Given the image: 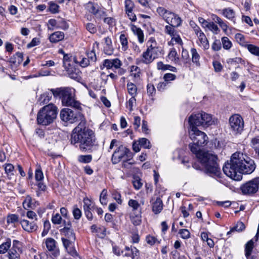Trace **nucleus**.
I'll return each instance as SVG.
<instances>
[{"instance_id": "1", "label": "nucleus", "mask_w": 259, "mask_h": 259, "mask_svg": "<svg viewBox=\"0 0 259 259\" xmlns=\"http://www.w3.org/2000/svg\"><path fill=\"white\" fill-rule=\"evenodd\" d=\"M213 122L211 115L204 112L192 114L189 118V133L193 143L190 144L189 146L191 151L204 166L206 173L223 183V175L217 162V156L200 148L207 144L208 137L205 133L199 130L197 127L209 126Z\"/></svg>"}, {"instance_id": "2", "label": "nucleus", "mask_w": 259, "mask_h": 259, "mask_svg": "<svg viewBox=\"0 0 259 259\" xmlns=\"http://www.w3.org/2000/svg\"><path fill=\"white\" fill-rule=\"evenodd\" d=\"M255 167L253 160L246 154L236 152L232 155L230 160L225 163L223 170L228 177L239 181L242 177L240 174H251Z\"/></svg>"}, {"instance_id": "3", "label": "nucleus", "mask_w": 259, "mask_h": 259, "mask_svg": "<svg viewBox=\"0 0 259 259\" xmlns=\"http://www.w3.org/2000/svg\"><path fill=\"white\" fill-rule=\"evenodd\" d=\"M71 142L73 144L79 143V149L81 151L89 150L95 142L94 132L86 127L84 123H80L72 131Z\"/></svg>"}, {"instance_id": "4", "label": "nucleus", "mask_w": 259, "mask_h": 259, "mask_svg": "<svg viewBox=\"0 0 259 259\" xmlns=\"http://www.w3.org/2000/svg\"><path fill=\"white\" fill-rule=\"evenodd\" d=\"M57 107L53 104H49L41 108L37 115L38 124L48 125L52 123L57 117Z\"/></svg>"}, {"instance_id": "5", "label": "nucleus", "mask_w": 259, "mask_h": 259, "mask_svg": "<svg viewBox=\"0 0 259 259\" xmlns=\"http://www.w3.org/2000/svg\"><path fill=\"white\" fill-rule=\"evenodd\" d=\"M147 50L144 52L141 61L146 64L151 63L153 61L158 58L160 54V48L154 37H150L147 42Z\"/></svg>"}, {"instance_id": "6", "label": "nucleus", "mask_w": 259, "mask_h": 259, "mask_svg": "<svg viewBox=\"0 0 259 259\" xmlns=\"http://www.w3.org/2000/svg\"><path fill=\"white\" fill-rule=\"evenodd\" d=\"M103 65L107 69H112L114 70V73L108 75V77H110L113 81H116L118 75L124 74L126 71L125 69L121 67L122 63L118 58L105 59L103 62Z\"/></svg>"}, {"instance_id": "7", "label": "nucleus", "mask_w": 259, "mask_h": 259, "mask_svg": "<svg viewBox=\"0 0 259 259\" xmlns=\"http://www.w3.org/2000/svg\"><path fill=\"white\" fill-rule=\"evenodd\" d=\"M157 13L168 24L175 26L176 27H180L182 22L181 18L178 15L165 9L163 7L157 8Z\"/></svg>"}, {"instance_id": "8", "label": "nucleus", "mask_w": 259, "mask_h": 259, "mask_svg": "<svg viewBox=\"0 0 259 259\" xmlns=\"http://www.w3.org/2000/svg\"><path fill=\"white\" fill-rule=\"evenodd\" d=\"M75 90L73 88H68L64 92V95L62 97V104L66 106H70L78 110H81V104L75 98Z\"/></svg>"}, {"instance_id": "9", "label": "nucleus", "mask_w": 259, "mask_h": 259, "mask_svg": "<svg viewBox=\"0 0 259 259\" xmlns=\"http://www.w3.org/2000/svg\"><path fill=\"white\" fill-rule=\"evenodd\" d=\"M132 153L130 150L125 146L120 145L117 147L113 152L111 160L113 164L119 163L122 159L126 157V161L124 160V165L128 160V158L131 157Z\"/></svg>"}, {"instance_id": "10", "label": "nucleus", "mask_w": 259, "mask_h": 259, "mask_svg": "<svg viewBox=\"0 0 259 259\" xmlns=\"http://www.w3.org/2000/svg\"><path fill=\"white\" fill-rule=\"evenodd\" d=\"M61 119L66 122L73 123L78 121L82 115L79 112H75L69 108L62 109L60 111Z\"/></svg>"}, {"instance_id": "11", "label": "nucleus", "mask_w": 259, "mask_h": 259, "mask_svg": "<svg viewBox=\"0 0 259 259\" xmlns=\"http://www.w3.org/2000/svg\"><path fill=\"white\" fill-rule=\"evenodd\" d=\"M229 125L230 129L233 134H240L243 130V119L240 115L234 114L229 118Z\"/></svg>"}, {"instance_id": "12", "label": "nucleus", "mask_w": 259, "mask_h": 259, "mask_svg": "<svg viewBox=\"0 0 259 259\" xmlns=\"http://www.w3.org/2000/svg\"><path fill=\"white\" fill-rule=\"evenodd\" d=\"M241 190L243 194L251 195L259 190V177L255 178L243 184Z\"/></svg>"}, {"instance_id": "13", "label": "nucleus", "mask_w": 259, "mask_h": 259, "mask_svg": "<svg viewBox=\"0 0 259 259\" xmlns=\"http://www.w3.org/2000/svg\"><path fill=\"white\" fill-rule=\"evenodd\" d=\"M22 244L17 240H14L12 247L9 252V259H20L22 253Z\"/></svg>"}, {"instance_id": "14", "label": "nucleus", "mask_w": 259, "mask_h": 259, "mask_svg": "<svg viewBox=\"0 0 259 259\" xmlns=\"http://www.w3.org/2000/svg\"><path fill=\"white\" fill-rule=\"evenodd\" d=\"M20 223L22 228L28 232H33L37 229V226L34 221L29 222L27 220L23 219Z\"/></svg>"}, {"instance_id": "15", "label": "nucleus", "mask_w": 259, "mask_h": 259, "mask_svg": "<svg viewBox=\"0 0 259 259\" xmlns=\"http://www.w3.org/2000/svg\"><path fill=\"white\" fill-rule=\"evenodd\" d=\"M22 204L24 209L28 210L29 208H34L38 205V202L35 199H32L30 195H28L25 197Z\"/></svg>"}, {"instance_id": "16", "label": "nucleus", "mask_w": 259, "mask_h": 259, "mask_svg": "<svg viewBox=\"0 0 259 259\" xmlns=\"http://www.w3.org/2000/svg\"><path fill=\"white\" fill-rule=\"evenodd\" d=\"M46 245L47 249L49 251H53L54 252L53 253V255L55 257H57L59 255V250L58 249H56V241L52 238H48L46 240Z\"/></svg>"}, {"instance_id": "17", "label": "nucleus", "mask_w": 259, "mask_h": 259, "mask_svg": "<svg viewBox=\"0 0 259 259\" xmlns=\"http://www.w3.org/2000/svg\"><path fill=\"white\" fill-rule=\"evenodd\" d=\"M67 72L68 76L73 79H74L77 81H79L81 80V72L79 69L70 67L67 69Z\"/></svg>"}, {"instance_id": "18", "label": "nucleus", "mask_w": 259, "mask_h": 259, "mask_svg": "<svg viewBox=\"0 0 259 259\" xmlns=\"http://www.w3.org/2000/svg\"><path fill=\"white\" fill-rule=\"evenodd\" d=\"M128 205L132 209L131 213H142L141 204L138 201L131 199L128 200Z\"/></svg>"}, {"instance_id": "19", "label": "nucleus", "mask_w": 259, "mask_h": 259, "mask_svg": "<svg viewBox=\"0 0 259 259\" xmlns=\"http://www.w3.org/2000/svg\"><path fill=\"white\" fill-rule=\"evenodd\" d=\"M92 232L97 233V236L101 238H104L106 235V229L104 226L97 227L95 225L91 226Z\"/></svg>"}, {"instance_id": "20", "label": "nucleus", "mask_w": 259, "mask_h": 259, "mask_svg": "<svg viewBox=\"0 0 259 259\" xmlns=\"http://www.w3.org/2000/svg\"><path fill=\"white\" fill-rule=\"evenodd\" d=\"M163 209V203L160 198L157 197L152 202V210L155 214L159 213Z\"/></svg>"}, {"instance_id": "21", "label": "nucleus", "mask_w": 259, "mask_h": 259, "mask_svg": "<svg viewBox=\"0 0 259 259\" xmlns=\"http://www.w3.org/2000/svg\"><path fill=\"white\" fill-rule=\"evenodd\" d=\"M71 224L69 223L67 226L64 227L61 230V231L68 238L69 240L70 239L74 240L75 239V234L73 233L72 229H71Z\"/></svg>"}, {"instance_id": "22", "label": "nucleus", "mask_w": 259, "mask_h": 259, "mask_svg": "<svg viewBox=\"0 0 259 259\" xmlns=\"http://www.w3.org/2000/svg\"><path fill=\"white\" fill-rule=\"evenodd\" d=\"M71 224L69 223L67 226L64 227L61 230V231L68 238L69 240L70 239L74 240L75 239V234L73 233L72 229H71Z\"/></svg>"}, {"instance_id": "23", "label": "nucleus", "mask_w": 259, "mask_h": 259, "mask_svg": "<svg viewBox=\"0 0 259 259\" xmlns=\"http://www.w3.org/2000/svg\"><path fill=\"white\" fill-rule=\"evenodd\" d=\"M71 224L69 223L67 226L64 227L61 230V231L68 238L69 240L70 239L74 240L75 239V234L73 233L72 229H71Z\"/></svg>"}, {"instance_id": "24", "label": "nucleus", "mask_w": 259, "mask_h": 259, "mask_svg": "<svg viewBox=\"0 0 259 259\" xmlns=\"http://www.w3.org/2000/svg\"><path fill=\"white\" fill-rule=\"evenodd\" d=\"M73 62L76 64H78L82 67H86L90 64V60L82 56H75L73 57Z\"/></svg>"}, {"instance_id": "25", "label": "nucleus", "mask_w": 259, "mask_h": 259, "mask_svg": "<svg viewBox=\"0 0 259 259\" xmlns=\"http://www.w3.org/2000/svg\"><path fill=\"white\" fill-rule=\"evenodd\" d=\"M64 38V34L61 31H56L50 35L49 39L51 42L57 43Z\"/></svg>"}, {"instance_id": "26", "label": "nucleus", "mask_w": 259, "mask_h": 259, "mask_svg": "<svg viewBox=\"0 0 259 259\" xmlns=\"http://www.w3.org/2000/svg\"><path fill=\"white\" fill-rule=\"evenodd\" d=\"M196 35L203 48L204 50L208 49L209 48V45L204 33L202 31Z\"/></svg>"}, {"instance_id": "27", "label": "nucleus", "mask_w": 259, "mask_h": 259, "mask_svg": "<svg viewBox=\"0 0 259 259\" xmlns=\"http://www.w3.org/2000/svg\"><path fill=\"white\" fill-rule=\"evenodd\" d=\"M3 167L5 169V173L9 179H11L14 176V166L11 163H5Z\"/></svg>"}, {"instance_id": "28", "label": "nucleus", "mask_w": 259, "mask_h": 259, "mask_svg": "<svg viewBox=\"0 0 259 259\" xmlns=\"http://www.w3.org/2000/svg\"><path fill=\"white\" fill-rule=\"evenodd\" d=\"M222 15L229 20L233 21L235 17L234 11L230 8H225L222 10Z\"/></svg>"}, {"instance_id": "29", "label": "nucleus", "mask_w": 259, "mask_h": 259, "mask_svg": "<svg viewBox=\"0 0 259 259\" xmlns=\"http://www.w3.org/2000/svg\"><path fill=\"white\" fill-rule=\"evenodd\" d=\"M132 30L134 33L137 36L139 42L140 44H142L144 41V36L142 29L135 25H133L132 27Z\"/></svg>"}, {"instance_id": "30", "label": "nucleus", "mask_w": 259, "mask_h": 259, "mask_svg": "<svg viewBox=\"0 0 259 259\" xmlns=\"http://www.w3.org/2000/svg\"><path fill=\"white\" fill-rule=\"evenodd\" d=\"M87 7L89 11L94 15H97L98 14H99L100 16H102L105 14L104 11L99 10L97 5H95L92 3H89L87 4Z\"/></svg>"}, {"instance_id": "31", "label": "nucleus", "mask_w": 259, "mask_h": 259, "mask_svg": "<svg viewBox=\"0 0 259 259\" xmlns=\"http://www.w3.org/2000/svg\"><path fill=\"white\" fill-rule=\"evenodd\" d=\"M142 213H131L130 219L135 226L140 225L142 221Z\"/></svg>"}, {"instance_id": "32", "label": "nucleus", "mask_w": 259, "mask_h": 259, "mask_svg": "<svg viewBox=\"0 0 259 259\" xmlns=\"http://www.w3.org/2000/svg\"><path fill=\"white\" fill-rule=\"evenodd\" d=\"M167 44L169 46H172L174 45L178 44L182 47L183 45V40L178 33L171 37V40L168 41Z\"/></svg>"}, {"instance_id": "33", "label": "nucleus", "mask_w": 259, "mask_h": 259, "mask_svg": "<svg viewBox=\"0 0 259 259\" xmlns=\"http://www.w3.org/2000/svg\"><path fill=\"white\" fill-rule=\"evenodd\" d=\"M254 241L252 239L248 241L245 244V254L247 259L250 257L251 254L252 249L254 247Z\"/></svg>"}, {"instance_id": "34", "label": "nucleus", "mask_w": 259, "mask_h": 259, "mask_svg": "<svg viewBox=\"0 0 259 259\" xmlns=\"http://www.w3.org/2000/svg\"><path fill=\"white\" fill-rule=\"evenodd\" d=\"M191 54L192 56V61L193 63L195 64V65L197 66H199L200 64V56L198 53L197 50L195 48H191Z\"/></svg>"}, {"instance_id": "35", "label": "nucleus", "mask_w": 259, "mask_h": 259, "mask_svg": "<svg viewBox=\"0 0 259 259\" xmlns=\"http://www.w3.org/2000/svg\"><path fill=\"white\" fill-rule=\"evenodd\" d=\"M67 89L68 88L52 89L50 90L51 92V94L52 95H53L55 98L59 97L62 100V97L64 95V92L67 90Z\"/></svg>"}, {"instance_id": "36", "label": "nucleus", "mask_w": 259, "mask_h": 259, "mask_svg": "<svg viewBox=\"0 0 259 259\" xmlns=\"http://www.w3.org/2000/svg\"><path fill=\"white\" fill-rule=\"evenodd\" d=\"M236 41L241 46L246 47L248 45V42L246 40L245 36L241 33H237L235 35Z\"/></svg>"}, {"instance_id": "37", "label": "nucleus", "mask_w": 259, "mask_h": 259, "mask_svg": "<svg viewBox=\"0 0 259 259\" xmlns=\"http://www.w3.org/2000/svg\"><path fill=\"white\" fill-rule=\"evenodd\" d=\"M175 28H177L174 25H172L171 24H168L164 26V32L170 37L175 35L176 33H177V31L175 29Z\"/></svg>"}, {"instance_id": "38", "label": "nucleus", "mask_w": 259, "mask_h": 259, "mask_svg": "<svg viewBox=\"0 0 259 259\" xmlns=\"http://www.w3.org/2000/svg\"><path fill=\"white\" fill-rule=\"evenodd\" d=\"M245 229L244 224L241 222H238L237 223L236 226L231 228L230 230L227 233V235L231 234L232 233L236 232H241Z\"/></svg>"}, {"instance_id": "39", "label": "nucleus", "mask_w": 259, "mask_h": 259, "mask_svg": "<svg viewBox=\"0 0 259 259\" xmlns=\"http://www.w3.org/2000/svg\"><path fill=\"white\" fill-rule=\"evenodd\" d=\"M168 58L171 61L175 63H178L179 62V58L178 53L175 48L170 49L168 54Z\"/></svg>"}, {"instance_id": "40", "label": "nucleus", "mask_w": 259, "mask_h": 259, "mask_svg": "<svg viewBox=\"0 0 259 259\" xmlns=\"http://www.w3.org/2000/svg\"><path fill=\"white\" fill-rule=\"evenodd\" d=\"M104 41L106 45V47H104V50L106 54L110 55L112 52V40L110 37H107L104 38Z\"/></svg>"}, {"instance_id": "41", "label": "nucleus", "mask_w": 259, "mask_h": 259, "mask_svg": "<svg viewBox=\"0 0 259 259\" xmlns=\"http://www.w3.org/2000/svg\"><path fill=\"white\" fill-rule=\"evenodd\" d=\"M93 157L91 155H80L77 157V160L80 163H89L92 160Z\"/></svg>"}, {"instance_id": "42", "label": "nucleus", "mask_w": 259, "mask_h": 259, "mask_svg": "<svg viewBox=\"0 0 259 259\" xmlns=\"http://www.w3.org/2000/svg\"><path fill=\"white\" fill-rule=\"evenodd\" d=\"M127 89L128 93L132 96H136L137 94V88L136 85L132 82L127 83Z\"/></svg>"}, {"instance_id": "43", "label": "nucleus", "mask_w": 259, "mask_h": 259, "mask_svg": "<svg viewBox=\"0 0 259 259\" xmlns=\"http://www.w3.org/2000/svg\"><path fill=\"white\" fill-rule=\"evenodd\" d=\"M36 186L37 187V190L36 191V195L37 197H39L42 193L47 191V187L41 182H39Z\"/></svg>"}, {"instance_id": "44", "label": "nucleus", "mask_w": 259, "mask_h": 259, "mask_svg": "<svg viewBox=\"0 0 259 259\" xmlns=\"http://www.w3.org/2000/svg\"><path fill=\"white\" fill-rule=\"evenodd\" d=\"M223 47L225 50H229L232 47V42L228 37L224 36L221 39Z\"/></svg>"}, {"instance_id": "45", "label": "nucleus", "mask_w": 259, "mask_h": 259, "mask_svg": "<svg viewBox=\"0 0 259 259\" xmlns=\"http://www.w3.org/2000/svg\"><path fill=\"white\" fill-rule=\"evenodd\" d=\"M52 98V95L49 93H45L41 95L39 99L40 104L44 105L48 103Z\"/></svg>"}, {"instance_id": "46", "label": "nucleus", "mask_w": 259, "mask_h": 259, "mask_svg": "<svg viewBox=\"0 0 259 259\" xmlns=\"http://www.w3.org/2000/svg\"><path fill=\"white\" fill-rule=\"evenodd\" d=\"M252 55L259 57V47L253 45L248 44L246 47Z\"/></svg>"}, {"instance_id": "47", "label": "nucleus", "mask_w": 259, "mask_h": 259, "mask_svg": "<svg viewBox=\"0 0 259 259\" xmlns=\"http://www.w3.org/2000/svg\"><path fill=\"white\" fill-rule=\"evenodd\" d=\"M119 39L120 44L122 46V50L123 51H126L128 48V41L127 37L125 34H121L120 35Z\"/></svg>"}, {"instance_id": "48", "label": "nucleus", "mask_w": 259, "mask_h": 259, "mask_svg": "<svg viewBox=\"0 0 259 259\" xmlns=\"http://www.w3.org/2000/svg\"><path fill=\"white\" fill-rule=\"evenodd\" d=\"M84 210H94L95 206L92 204L91 201L88 198H84L83 200Z\"/></svg>"}, {"instance_id": "49", "label": "nucleus", "mask_w": 259, "mask_h": 259, "mask_svg": "<svg viewBox=\"0 0 259 259\" xmlns=\"http://www.w3.org/2000/svg\"><path fill=\"white\" fill-rule=\"evenodd\" d=\"M251 146L259 155V137L252 139L251 141Z\"/></svg>"}, {"instance_id": "50", "label": "nucleus", "mask_w": 259, "mask_h": 259, "mask_svg": "<svg viewBox=\"0 0 259 259\" xmlns=\"http://www.w3.org/2000/svg\"><path fill=\"white\" fill-rule=\"evenodd\" d=\"M140 147L145 149H150L151 147L150 141L146 138H142L139 139Z\"/></svg>"}, {"instance_id": "51", "label": "nucleus", "mask_w": 259, "mask_h": 259, "mask_svg": "<svg viewBox=\"0 0 259 259\" xmlns=\"http://www.w3.org/2000/svg\"><path fill=\"white\" fill-rule=\"evenodd\" d=\"M19 217L16 214H9L7 218V223L8 224H14L18 222Z\"/></svg>"}, {"instance_id": "52", "label": "nucleus", "mask_w": 259, "mask_h": 259, "mask_svg": "<svg viewBox=\"0 0 259 259\" xmlns=\"http://www.w3.org/2000/svg\"><path fill=\"white\" fill-rule=\"evenodd\" d=\"M49 11L53 14L57 13L59 12V6L54 2H50L49 3Z\"/></svg>"}, {"instance_id": "53", "label": "nucleus", "mask_w": 259, "mask_h": 259, "mask_svg": "<svg viewBox=\"0 0 259 259\" xmlns=\"http://www.w3.org/2000/svg\"><path fill=\"white\" fill-rule=\"evenodd\" d=\"M206 28L212 31L214 34H218L220 31L218 26L213 22H209Z\"/></svg>"}, {"instance_id": "54", "label": "nucleus", "mask_w": 259, "mask_h": 259, "mask_svg": "<svg viewBox=\"0 0 259 259\" xmlns=\"http://www.w3.org/2000/svg\"><path fill=\"white\" fill-rule=\"evenodd\" d=\"M179 234L180 235L181 237L184 239H188L190 238L191 234L188 229H180L179 231Z\"/></svg>"}, {"instance_id": "55", "label": "nucleus", "mask_w": 259, "mask_h": 259, "mask_svg": "<svg viewBox=\"0 0 259 259\" xmlns=\"http://www.w3.org/2000/svg\"><path fill=\"white\" fill-rule=\"evenodd\" d=\"M11 246L10 240H8L0 245V253H5L9 249Z\"/></svg>"}, {"instance_id": "56", "label": "nucleus", "mask_w": 259, "mask_h": 259, "mask_svg": "<svg viewBox=\"0 0 259 259\" xmlns=\"http://www.w3.org/2000/svg\"><path fill=\"white\" fill-rule=\"evenodd\" d=\"M146 241L147 243L150 245H153L154 244L156 243L159 244L160 241L158 240L156 237L152 236V235H148L146 237Z\"/></svg>"}, {"instance_id": "57", "label": "nucleus", "mask_w": 259, "mask_h": 259, "mask_svg": "<svg viewBox=\"0 0 259 259\" xmlns=\"http://www.w3.org/2000/svg\"><path fill=\"white\" fill-rule=\"evenodd\" d=\"M35 179L36 181L40 182L44 179V174L41 170L40 166L35 170Z\"/></svg>"}, {"instance_id": "58", "label": "nucleus", "mask_w": 259, "mask_h": 259, "mask_svg": "<svg viewBox=\"0 0 259 259\" xmlns=\"http://www.w3.org/2000/svg\"><path fill=\"white\" fill-rule=\"evenodd\" d=\"M107 190L105 189H103L100 194V201L103 205H106L107 204Z\"/></svg>"}, {"instance_id": "59", "label": "nucleus", "mask_w": 259, "mask_h": 259, "mask_svg": "<svg viewBox=\"0 0 259 259\" xmlns=\"http://www.w3.org/2000/svg\"><path fill=\"white\" fill-rule=\"evenodd\" d=\"M58 22L54 19H51L48 22V28L49 30H53L55 28H57Z\"/></svg>"}, {"instance_id": "60", "label": "nucleus", "mask_w": 259, "mask_h": 259, "mask_svg": "<svg viewBox=\"0 0 259 259\" xmlns=\"http://www.w3.org/2000/svg\"><path fill=\"white\" fill-rule=\"evenodd\" d=\"M72 214L75 220H79L82 215L81 210L76 206L73 208Z\"/></svg>"}, {"instance_id": "61", "label": "nucleus", "mask_w": 259, "mask_h": 259, "mask_svg": "<svg viewBox=\"0 0 259 259\" xmlns=\"http://www.w3.org/2000/svg\"><path fill=\"white\" fill-rule=\"evenodd\" d=\"M221 42L219 39H215L211 45V49L214 51H219L221 49Z\"/></svg>"}, {"instance_id": "62", "label": "nucleus", "mask_w": 259, "mask_h": 259, "mask_svg": "<svg viewBox=\"0 0 259 259\" xmlns=\"http://www.w3.org/2000/svg\"><path fill=\"white\" fill-rule=\"evenodd\" d=\"M135 96H132L126 103V107L128 108L130 111L133 110L134 105L136 103Z\"/></svg>"}, {"instance_id": "63", "label": "nucleus", "mask_w": 259, "mask_h": 259, "mask_svg": "<svg viewBox=\"0 0 259 259\" xmlns=\"http://www.w3.org/2000/svg\"><path fill=\"white\" fill-rule=\"evenodd\" d=\"M69 25L64 19H61L58 22L57 28H60L63 30H66L68 28Z\"/></svg>"}, {"instance_id": "64", "label": "nucleus", "mask_w": 259, "mask_h": 259, "mask_svg": "<svg viewBox=\"0 0 259 259\" xmlns=\"http://www.w3.org/2000/svg\"><path fill=\"white\" fill-rule=\"evenodd\" d=\"M147 91L149 95L153 96L156 92L154 85L151 83H148L147 85Z\"/></svg>"}]
</instances>
